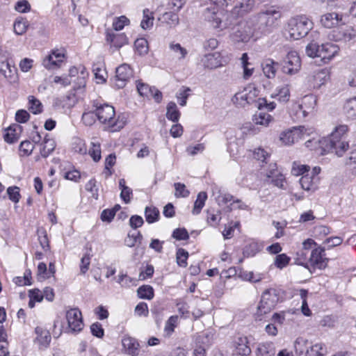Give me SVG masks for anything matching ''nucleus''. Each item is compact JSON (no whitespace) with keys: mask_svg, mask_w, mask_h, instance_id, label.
Listing matches in <instances>:
<instances>
[{"mask_svg":"<svg viewBox=\"0 0 356 356\" xmlns=\"http://www.w3.org/2000/svg\"><path fill=\"white\" fill-rule=\"evenodd\" d=\"M347 125H339L332 132L330 136L320 141L324 152H334L341 156L348 149V143L345 140V134L348 132Z\"/></svg>","mask_w":356,"mask_h":356,"instance_id":"f257e3e1","label":"nucleus"},{"mask_svg":"<svg viewBox=\"0 0 356 356\" xmlns=\"http://www.w3.org/2000/svg\"><path fill=\"white\" fill-rule=\"evenodd\" d=\"M280 11L270 7L259 12L254 16L256 24L254 25V31L261 34L271 33L278 25V20L281 18Z\"/></svg>","mask_w":356,"mask_h":356,"instance_id":"f03ea898","label":"nucleus"},{"mask_svg":"<svg viewBox=\"0 0 356 356\" xmlns=\"http://www.w3.org/2000/svg\"><path fill=\"white\" fill-rule=\"evenodd\" d=\"M257 90L252 87L245 88L242 91L236 92L232 98V102L238 107H245L248 104L256 102ZM259 110L266 109L273 111L276 104L274 102H268L266 98H259L257 101Z\"/></svg>","mask_w":356,"mask_h":356,"instance_id":"7ed1b4c3","label":"nucleus"},{"mask_svg":"<svg viewBox=\"0 0 356 356\" xmlns=\"http://www.w3.org/2000/svg\"><path fill=\"white\" fill-rule=\"evenodd\" d=\"M312 29V22L305 15L291 18L287 26V31L293 40L304 38Z\"/></svg>","mask_w":356,"mask_h":356,"instance_id":"20e7f679","label":"nucleus"},{"mask_svg":"<svg viewBox=\"0 0 356 356\" xmlns=\"http://www.w3.org/2000/svg\"><path fill=\"white\" fill-rule=\"evenodd\" d=\"M93 107L96 108L98 120L108 127H112L115 130L123 127V123L118 122L115 118V111L113 106L108 104H101L97 102H93Z\"/></svg>","mask_w":356,"mask_h":356,"instance_id":"39448f33","label":"nucleus"},{"mask_svg":"<svg viewBox=\"0 0 356 356\" xmlns=\"http://www.w3.org/2000/svg\"><path fill=\"white\" fill-rule=\"evenodd\" d=\"M280 298V292L278 289L271 288L264 291L257 307V316L266 314L273 309L279 302Z\"/></svg>","mask_w":356,"mask_h":356,"instance_id":"423d86ee","label":"nucleus"},{"mask_svg":"<svg viewBox=\"0 0 356 356\" xmlns=\"http://www.w3.org/2000/svg\"><path fill=\"white\" fill-rule=\"evenodd\" d=\"M279 63L282 72L289 75L296 74L301 67L300 58L296 51H289L284 58Z\"/></svg>","mask_w":356,"mask_h":356,"instance_id":"0eeeda50","label":"nucleus"},{"mask_svg":"<svg viewBox=\"0 0 356 356\" xmlns=\"http://www.w3.org/2000/svg\"><path fill=\"white\" fill-rule=\"evenodd\" d=\"M230 34L231 39L236 42H248L253 35L254 28L252 29L247 22H239L232 28Z\"/></svg>","mask_w":356,"mask_h":356,"instance_id":"6e6552de","label":"nucleus"},{"mask_svg":"<svg viewBox=\"0 0 356 356\" xmlns=\"http://www.w3.org/2000/svg\"><path fill=\"white\" fill-rule=\"evenodd\" d=\"M70 332L77 333L82 330L83 322L81 311L78 308L70 309L66 312Z\"/></svg>","mask_w":356,"mask_h":356,"instance_id":"1a4fd4ad","label":"nucleus"},{"mask_svg":"<svg viewBox=\"0 0 356 356\" xmlns=\"http://www.w3.org/2000/svg\"><path fill=\"white\" fill-rule=\"evenodd\" d=\"M254 5V0H242L236 3L232 10L229 13V18H231L232 22H234L239 17H243L252 11Z\"/></svg>","mask_w":356,"mask_h":356,"instance_id":"9d476101","label":"nucleus"},{"mask_svg":"<svg viewBox=\"0 0 356 356\" xmlns=\"http://www.w3.org/2000/svg\"><path fill=\"white\" fill-rule=\"evenodd\" d=\"M325 248L321 246H318L312 251L309 262L314 269L326 268L329 259L325 257Z\"/></svg>","mask_w":356,"mask_h":356,"instance_id":"9b49d317","label":"nucleus"},{"mask_svg":"<svg viewBox=\"0 0 356 356\" xmlns=\"http://www.w3.org/2000/svg\"><path fill=\"white\" fill-rule=\"evenodd\" d=\"M321 24L327 29H331L346 24V17L342 13L336 12L327 13L321 15Z\"/></svg>","mask_w":356,"mask_h":356,"instance_id":"f8f14e48","label":"nucleus"},{"mask_svg":"<svg viewBox=\"0 0 356 356\" xmlns=\"http://www.w3.org/2000/svg\"><path fill=\"white\" fill-rule=\"evenodd\" d=\"M132 76L133 70L131 67L126 63L120 65L115 70V87L123 88Z\"/></svg>","mask_w":356,"mask_h":356,"instance_id":"ddd939ff","label":"nucleus"},{"mask_svg":"<svg viewBox=\"0 0 356 356\" xmlns=\"http://www.w3.org/2000/svg\"><path fill=\"white\" fill-rule=\"evenodd\" d=\"M305 131L306 129L303 126L295 127L291 129L282 132L280 136V140L285 145H291L301 138Z\"/></svg>","mask_w":356,"mask_h":356,"instance_id":"4468645a","label":"nucleus"},{"mask_svg":"<svg viewBox=\"0 0 356 356\" xmlns=\"http://www.w3.org/2000/svg\"><path fill=\"white\" fill-rule=\"evenodd\" d=\"M64 58L65 54L63 51L59 49L53 50L51 54L44 59L42 64L47 69H55L60 66Z\"/></svg>","mask_w":356,"mask_h":356,"instance_id":"2eb2a0df","label":"nucleus"},{"mask_svg":"<svg viewBox=\"0 0 356 356\" xmlns=\"http://www.w3.org/2000/svg\"><path fill=\"white\" fill-rule=\"evenodd\" d=\"M339 50V48L336 44L332 43L323 44L321 45L319 58L324 63H327L338 54Z\"/></svg>","mask_w":356,"mask_h":356,"instance_id":"dca6fc26","label":"nucleus"},{"mask_svg":"<svg viewBox=\"0 0 356 356\" xmlns=\"http://www.w3.org/2000/svg\"><path fill=\"white\" fill-rule=\"evenodd\" d=\"M106 38V41L115 49H119L128 43V38L124 33H107Z\"/></svg>","mask_w":356,"mask_h":356,"instance_id":"f3484780","label":"nucleus"},{"mask_svg":"<svg viewBox=\"0 0 356 356\" xmlns=\"http://www.w3.org/2000/svg\"><path fill=\"white\" fill-rule=\"evenodd\" d=\"M311 342L307 339L299 337L294 342V348L296 353L298 356H308L309 353Z\"/></svg>","mask_w":356,"mask_h":356,"instance_id":"a211bd4d","label":"nucleus"},{"mask_svg":"<svg viewBox=\"0 0 356 356\" xmlns=\"http://www.w3.org/2000/svg\"><path fill=\"white\" fill-rule=\"evenodd\" d=\"M22 129V127L17 124L10 126L6 129V133L3 136L4 140L10 144L16 143L19 140Z\"/></svg>","mask_w":356,"mask_h":356,"instance_id":"6ab92c4d","label":"nucleus"},{"mask_svg":"<svg viewBox=\"0 0 356 356\" xmlns=\"http://www.w3.org/2000/svg\"><path fill=\"white\" fill-rule=\"evenodd\" d=\"M318 177L309 174L303 175L300 179L301 187L305 191H315L318 188Z\"/></svg>","mask_w":356,"mask_h":356,"instance_id":"aec40b11","label":"nucleus"},{"mask_svg":"<svg viewBox=\"0 0 356 356\" xmlns=\"http://www.w3.org/2000/svg\"><path fill=\"white\" fill-rule=\"evenodd\" d=\"M122 346L127 354L137 356L139 354V343L136 339L127 337L122 339Z\"/></svg>","mask_w":356,"mask_h":356,"instance_id":"412c9836","label":"nucleus"},{"mask_svg":"<svg viewBox=\"0 0 356 356\" xmlns=\"http://www.w3.org/2000/svg\"><path fill=\"white\" fill-rule=\"evenodd\" d=\"M279 66V62H275L273 59H267L262 64L264 74L268 79L274 78L276 74L277 69Z\"/></svg>","mask_w":356,"mask_h":356,"instance_id":"4be33fe9","label":"nucleus"},{"mask_svg":"<svg viewBox=\"0 0 356 356\" xmlns=\"http://www.w3.org/2000/svg\"><path fill=\"white\" fill-rule=\"evenodd\" d=\"M270 170L268 172H267L266 175L268 178H271V182L276 186L279 188H283V182L284 181V178L283 175L278 172L276 169V164L270 165Z\"/></svg>","mask_w":356,"mask_h":356,"instance_id":"5701e85b","label":"nucleus"},{"mask_svg":"<svg viewBox=\"0 0 356 356\" xmlns=\"http://www.w3.org/2000/svg\"><path fill=\"white\" fill-rule=\"evenodd\" d=\"M0 72L6 78H12L15 74V69L10 65L6 58L0 57Z\"/></svg>","mask_w":356,"mask_h":356,"instance_id":"b1692460","label":"nucleus"},{"mask_svg":"<svg viewBox=\"0 0 356 356\" xmlns=\"http://www.w3.org/2000/svg\"><path fill=\"white\" fill-rule=\"evenodd\" d=\"M275 348L273 343H260L257 348L258 356H274Z\"/></svg>","mask_w":356,"mask_h":356,"instance_id":"393cba45","label":"nucleus"},{"mask_svg":"<svg viewBox=\"0 0 356 356\" xmlns=\"http://www.w3.org/2000/svg\"><path fill=\"white\" fill-rule=\"evenodd\" d=\"M166 109L167 118L174 122H178L180 118V112L177 108V104L173 102H170L168 103Z\"/></svg>","mask_w":356,"mask_h":356,"instance_id":"a878e982","label":"nucleus"},{"mask_svg":"<svg viewBox=\"0 0 356 356\" xmlns=\"http://www.w3.org/2000/svg\"><path fill=\"white\" fill-rule=\"evenodd\" d=\"M145 216L148 223H154L159 219V210L155 207H146L145 209Z\"/></svg>","mask_w":356,"mask_h":356,"instance_id":"bb28decb","label":"nucleus"},{"mask_svg":"<svg viewBox=\"0 0 356 356\" xmlns=\"http://www.w3.org/2000/svg\"><path fill=\"white\" fill-rule=\"evenodd\" d=\"M56 147V143L53 139L48 138L47 135L44 140V144L40 149L41 156L43 158H47L51 154Z\"/></svg>","mask_w":356,"mask_h":356,"instance_id":"cd10ccee","label":"nucleus"},{"mask_svg":"<svg viewBox=\"0 0 356 356\" xmlns=\"http://www.w3.org/2000/svg\"><path fill=\"white\" fill-rule=\"evenodd\" d=\"M35 333L38 335V340L40 344L47 347L51 341V335L49 331L43 330L42 327H37L35 328Z\"/></svg>","mask_w":356,"mask_h":356,"instance_id":"c85d7f7f","label":"nucleus"},{"mask_svg":"<svg viewBox=\"0 0 356 356\" xmlns=\"http://www.w3.org/2000/svg\"><path fill=\"white\" fill-rule=\"evenodd\" d=\"M347 117L351 119L356 118V97L346 101L343 106Z\"/></svg>","mask_w":356,"mask_h":356,"instance_id":"c756f323","label":"nucleus"},{"mask_svg":"<svg viewBox=\"0 0 356 356\" xmlns=\"http://www.w3.org/2000/svg\"><path fill=\"white\" fill-rule=\"evenodd\" d=\"M29 26V23L26 19L18 18L15 21L13 25L14 32L18 35H22L26 33Z\"/></svg>","mask_w":356,"mask_h":356,"instance_id":"7c9ffc66","label":"nucleus"},{"mask_svg":"<svg viewBox=\"0 0 356 356\" xmlns=\"http://www.w3.org/2000/svg\"><path fill=\"white\" fill-rule=\"evenodd\" d=\"M207 198V194L206 192L202 191L198 193L192 211L193 214L197 215L201 212L202 209L204 206Z\"/></svg>","mask_w":356,"mask_h":356,"instance_id":"2f4dec72","label":"nucleus"},{"mask_svg":"<svg viewBox=\"0 0 356 356\" xmlns=\"http://www.w3.org/2000/svg\"><path fill=\"white\" fill-rule=\"evenodd\" d=\"M252 120L256 124L268 126L273 118L268 113L260 111L254 115Z\"/></svg>","mask_w":356,"mask_h":356,"instance_id":"473e14b6","label":"nucleus"},{"mask_svg":"<svg viewBox=\"0 0 356 356\" xmlns=\"http://www.w3.org/2000/svg\"><path fill=\"white\" fill-rule=\"evenodd\" d=\"M138 296L141 299L152 300L154 298V289L149 285H143L137 289Z\"/></svg>","mask_w":356,"mask_h":356,"instance_id":"72a5a7b5","label":"nucleus"},{"mask_svg":"<svg viewBox=\"0 0 356 356\" xmlns=\"http://www.w3.org/2000/svg\"><path fill=\"white\" fill-rule=\"evenodd\" d=\"M316 103V98L315 96L310 95H306L302 99V104H298V107L302 110V113L304 116L307 115V112L305 109H303L304 107L307 108H314V106Z\"/></svg>","mask_w":356,"mask_h":356,"instance_id":"f704fd0d","label":"nucleus"},{"mask_svg":"<svg viewBox=\"0 0 356 356\" xmlns=\"http://www.w3.org/2000/svg\"><path fill=\"white\" fill-rule=\"evenodd\" d=\"M327 353V348L322 343L312 345L311 343L308 356H324Z\"/></svg>","mask_w":356,"mask_h":356,"instance_id":"c9c22d12","label":"nucleus"},{"mask_svg":"<svg viewBox=\"0 0 356 356\" xmlns=\"http://www.w3.org/2000/svg\"><path fill=\"white\" fill-rule=\"evenodd\" d=\"M261 250L260 245L257 242H251L243 248V254L245 257H254Z\"/></svg>","mask_w":356,"mask_h":356,"instance_id":"e433bc0d","label":"nucleus"},{"mask_svg":"<svg viewBox=\"0 0 356 356\" xmlns=\"http://www.w3.org/2000/svg\"><path fill=\"white\" fill-rule=\"evenodd\" d=\"M355 34H353L349 29L340 30L334 32L333 35L334 39L336 41H343L348 42L352 40L355 37Z\"/></svg>","mask_w":356,"mask_h":356,"instance_id":"4c0bfd02","label":"nucleus"},{"mask_svg":"<svg viewBox=\"0 0 356 356\" xmlns=\"http://www.w3.org/2000/svg\"><path fill=\"white\" fill-rule=\"evenodd\" d=\"M29 99V110L33 114L40 113L42 111V105L40 100L33 95L28 97Z\"/></svg>","mask_w":356,"mask_h":356,"instance_id":"58836bf2","label":"nucleus"},{"mask_svg":"<svg viewBox=\"0 0 356 356\" xmlns=\"http://www.w3.org/2000/svg\"><path fill=\"white\" fill-rule=\"evenodd\" d=\"M153 13L148 8L143 10V19L141 21L140 26L143 29H147L153 26Z\"/></svg>","mask_w":356,"mask_h":356,"instance_id":"ea45409f","label":"nucleus"},{"mask_svg":"<svg viewBox=\"0 0 356 356\" xmlns=\"http://www.w3.org/2000/svg\"><path fill=\"white\" fill-rule=\"evenodd\" d=\"M272 97H277L282 102H286L289 100L290 90L288 86H284L277 90V92L271 95Z\"/></svg>","mask_w":356,"mask_h":356,"instance_id":"a19ab883","label":"nucleus"},{"mask_svg":"<svg viewBox=\"0 0 356 356\" xmlns=\"http://www.w3.org/2000/svg\"><path fill=\"white\" fill-rule=\"evenodd\" d=\"M188 252L184 248H179L176 253L177 263L180 267H186Z\"/></svg>","mask_w":356,"mask_h":356,"instance_id":"79ce46f5","label":"nucleus"},{"mask_svg":"<svg viewBox=\"0 0 356 356\" xmlns=\"http://www.w3.org/2000/svg\"><path fill=\"white\" fill-rule=\"evenodd\" d=\"M137 90L140 95L146 97H150V95L154 92V87H151L149 85L138 81L136 85Z\"/></svg>","mask_w":356,"mask_h":356,"instance_id":"37998d69","label":"nucleus"},{"mask_svg":"<svg viewBox=\"0 0 356 356\" xmlns=\"http://www.w3.org/2000/svg\"><path fill=\"white\" fill-rule=\"evenodd\" d=\"M136 51L139 55H145L148 52V42L145 38L137 39L134 42Z\"/></svg>","mask_w":356,"mask_h":356,"instance_id":"c03bdc74","label":"nucleus"},{"mask_svg":"<svg viewBox=\"0 0 356 356\" xmlns=\"http://www.w3.org/2000/svg\"><path fill=\"white\" fill-rule=\"evenodd\" d=\"M96 119H97V113L96 108L92 111L84 112L81 118L82 122L86 126L92 125L96 122Z\"/></svg>","mask_w":356,"mask_h":356,"instance_id":"a18cd8bd","label":"nucleus"},{"mask_svg":"<svg viewBox=\"0 0 356 356\" xmlns=\"http://www.w3.org/2000/svg\"><path fill=\"white\" fill-rule=\"evenodd\" d=\"M211 24L214 29H218L222 30L224 29H227V28L229 27L230 26L233 25L234 22H232V19L231 18H229V13H228L227 19L223 26L222 25V19L219 16L218 17H216L215 20H213L212 22H211Z\"/></svg>","mask_w":356,"mask_h":356,"instance_id":"49530a36","label":"nucleus"},{"mask_svg":"<svg viewBox=\"0 0 356 356\" xmlns=\"http://www.w3.org/2000/svg\"><path fill=\"white\" fill-rule=\"evenodd\" d=\"M91 145V147L88 150V154L95 162H98L102 158L100 144L98 143H92Z\"/></svg>","mask_w":356,"mask_h":356,"instance_id":"de8ad7c7","label":"nucleus"},{"mask_svg":"<svg viewBox=\"0 0 356 356\" xmlns=\"http://www.w3.org/2000/svg\"><path fill=\"white\" fill-rule=\"evenodd\" d=\"M307 252L302 249L296 252L295 257V263L298 265H301L309 269L308 262H307Z\"/></svg>","mask_w":356,"mask_h":356,"instance_id":"09e8293b","label":"nucleus"},{"mask_svg":"<svg viewBox=\"0 0 356 356\" xmlns=\"http://www.w3.org/2000/svg\"><path fill=\"white\" fill-rule=\"evenodd\" d=\"M321 45L317 43L311 42L306 47V53L309 57H319Z\"/></svg>","mask_w":356,"mask_h":356,"instance_id":"8fccbe9b","label":"nucleus"},{"mask_svg":"<svg viewBox=\"0 0 356 356\" xmlns=\"http://www.w3.org/2000/svg\"><path fill=\"white\" fill-rule=\"evenodd\" d=\"M290 260V257L286 254H277L275 259V266L278 268L282 269L289 264Z\"/></svg>","mask_w":356,"mask_h":356,"instance_id":"3c124183","label":"nucleus"},{"mask_svg":"<svg viewBox=\"0 0 356 356\" xmlns=\"http://www.w3.org/2000/svg\"><path fill=\"white\" fill-rule=\"evenodd\" d=\"M175 188V195L177 197H186L189 195L190 192L186 189V186L184 184L177 182L174 184Z\"/></svg>","mask_w":356,"mask_h":356,"instance_id":"603ef678","label":"nucleus"},{"mask_svg":"<svg viewBox=\"0 0 356 356\" xmlns=\"http://www.w3.org/2000/svg\"><path fill=\"white\" fill-rule=\"evenodd\" d=\"M239 277L243 280L254 283L259 282L263 279V276L261 274H258L257 279H254V273L252 272L242 271L241 270L239 272Z\"/></svg>","mask_w":356,"mask_h":356,"instance_id":"864d4df0","label":"nucleus"},{"mask_svg":"<svg viewBox=\"0 0 356 356\" xmlns=\"http://www.w3.org/2000/svg\"><path fill=\"white\" fill-rule=\"evenodd\" d=\"M177 321V316H172L168 318L165 325V332L167 333L168 335H170L174 332Z\"/></svg>","mask_w":356,"mask_h":356,"instance_id":"5fc2aeb1","label":"nucleus"},{"mask_svg":"<svg viewBox=\"0 0 356 356\" xmlns=\"http://www.w3.org/2000/svg\"><path fill=\"white\" fill-rule=\"evenodd\" d=\"M116 156L115 154H109L105 160V173L106 177H109L112 175L111 168H112L115 163Z\"/></svg>","mask_w":356,"mask_h":356,"instance_id":"6e6d98bb","label":"nucleus"},{"mask_svg":"<svg viewBox=\"0 0 356 356\" xmlns=\"http://www.w3.org/2000/svg\"><path fill=\"white\" fill-rule=\"evenodd\" d=\"M129 24V19L126 16L122 15L113 22V27L115 31H120Z\"/></svg>","mask_w":356,"mask_h":356,"instance_id":"4d7b16f0","label":"nucleus"},{"mask_svg":"<svg viewBox=\"0 0 356 356\" xmlns=\"http://www.w3.org/2000/svg\"><path fill=\"white\" fill-rule=\"evenodd\" d=\"M163 20L170 26L179 24V17L172 12H166L163 15Z\"/></svg>","mask_w":356,"mask_h":356,"instance_id":"13d9d810","label":"nucleus"},{"mask_svg":"<svg viewBox=\"0 0 356 356\" xmlns=\"http://www.w3.org/2000/svg\"><path fill=\"white\" fill-rule=\"evenodd\" d=\"M37 232L38 235V241L40 245L44 250H46V248L48 249L49 248V244L47 232L44 229H38Z\"/></svg>","mask_w":356,"mask_h":356,"instance_id":"bf43d9fd","label":"nucleus"},{"mask_svg":"<svg viewBox=\"0 0 356 356\" xmlns=\"http://www.w3.org/2000/svg\"><path fill=\"white\" fill-rule=\"evenodd\" d=\"M92 334L97 338L102 339L104 335V330L99 322H95L90 325Z\"/></svg>","mask_w":356,"mask_h":356,"instance_id":"052dcab7","label":"nucleus"},{"mask_svg":"<svg viewBox=\"0 0 356 356\" xmlns=\"http://www.w3.org/2000/svg\"><path fill=\"white\" fill-rule=\"evenodd\" d=\"M172 236L178 241L187 240L189 238V234L185 228L175 229L172 232Z\"/></svg>","mask_w":356,"mask_h":356,"instance_id":"680f3d73","label":"nucleus"},{"mask_svg":"<svg viewBox=\"0 0 356 356\" xmlns=\"http://www.w3.org/2000/svg\"><path fill=\"white\" fill-rule=\"evenodd\" d=\"M73 150L80 154H86L87 153V148L85 143L81 139H76L73 143Z\"/></svg>","mask_w":356,"mask_h":356,"instance_id":"e2e57ef3","label":"nucleus"},{"mask_svg":"<svg viewBox=\"0 0 356 356\" xmlns=\"http://www.w3.org/2000/svg\"><path fill=\"white\" fill-rule=\"evenodd\" d=\"M337 322V318L334 316H325L320 321V325L322 327H327L332 328L334 327L335 323Z\"/></svg>","mask_w":356,"mask_h":356,"instance_id":"0e129e2a","label":"nucleus"},{"mask_svg":"<svg viewBox=\"0 0 356 356\" xmlns=\"http://www.w3.org/2000/svg\"><path fill=\"white\" fill-rule=\"evenodd\" d=\"M7 193L10 200L14 202H18L20 197L19 188L17 186L8 187Z\"/></svg>","mask_w":356,"mask_h":356,"instance_id":"69168bd1","label":"nucleus"},{"mask_svg":"<svg viewBox=\"0 0 356 356\" xmlns=\"http://www.w3.org/2000/svg\"><path fill=\"white\" fill-rule=\"evenodd\" d=\"M15 8L19 13H24L31 10V5L26 0H19L16 3Z\"/></svg>","mask_w":356,"mask_h":356,"instance_id":"338daca9","label":"nucleus"},{"mask_svg":"<svg viewBox=\"0 0 356 356\" xmlns=\"http://www.w3.org/2000/svg\"><path fill=\"white\" fill-rule=\"evenodd\" d=\"M135 312L139 316H147L149 310L147 303L144 302L138 303L135 307Z\"/></svg>","mask_w":356,"mask_h":356,"instance_id":"774afa93","label":"nucleus"}]
</instances>
